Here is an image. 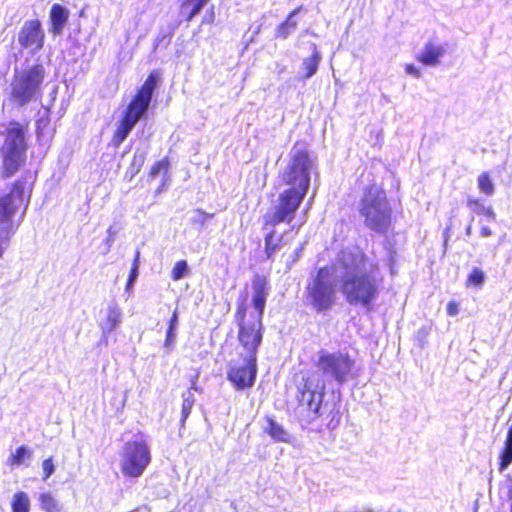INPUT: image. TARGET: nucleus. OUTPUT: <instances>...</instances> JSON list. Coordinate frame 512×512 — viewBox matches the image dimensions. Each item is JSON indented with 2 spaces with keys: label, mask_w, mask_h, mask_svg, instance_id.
<instances>
[{
  "label": "nucleus",
  "mask_w": 512,
  "mask_h": 512,
  "mask_svg": "<svg viewBox=\"0 0 512 512\" xmlns=\"http://www.w3.org/2000/svg\"><path fill=\"white\" fill-rule=\"evenodd\" d=\"M315 366L320 376H309L303 386L299 387V405L308 412L311 421L327 415L330 418L328 428L335 429L340 422L339 407L335 402H323L326 385L335 383L342 386L356 378L355 359L344 350L321 349Z\"/></svg>",
  "instance_id": "f257e3e1"
},
{
  "label": "nucleus",
  "mask_w": 512,
  "mask_h": 512,
  "mask_svg": "<svg viewBox=\"0 0 512 512\" xmlns=\"http://www.w3.org/2000/svg\"><path fill=\"white\" fill-rule=\"evenodd\" d=\"M340 291L351 306L370 310L378 298V265L360 250H343L338 255Z\"/></svg>",
  "instance_id": "f03ea898"
},
{
  "label": "nucleus",
  "mask_w": 512,
  "mask_h": 512,
  "mask_svg": "<svg viewBox=\"0 0 512 512\" xmlns=\"http://www.w3.org/2000/svg\"><path fill=\"white\" fill-rule=\"evenodd\" d=\"M340 277L338 257L330 265L320 267L310 275L305 287V295L307 305L314 312L327 313L338 303Z\"/></svg>",
  "instance_id": "7ed1b4c3"
},
{
  "label": "nucleus",
  "mask_w": 512,
  "mask_h": 512,
  "mask_svg": "<svg viewBox=\"0 0 512 512\" xmlns=\"http://www.w3.org/2000/svg\"><path fill=\"white\" fill-rule=\"evenodd\" d=\"M46 75V69L40 63L24 68L16 67L6 89L9 104L21 109L39 101L43 94Z\"/></svg>",
  "instance_id": "20e7f679"
},
{
  "label": "nucleus",
  "mask_w": 512,
  "mask_h": 512,
  "mask_svg": "<svg viewBox=\"0 0 512 512\" xmlns=\"http://www.w3.org/2000/svg\"><path fill=\"white\" fill-rule=\"evenodd\" d=\"M358 211L367 229L385 235L392 223V208L386 193L373 184L364 190L358 204Z\"/></svg>",
  "instance_id": "39448f33"
},
{
  "label": "nucleus",
  "mask_w": 512,
  "mask_h": 512,
  "mask_svg": "<svg viewBox=\"0 0 512 512\" xmlns=\"http://www.w3.org/2000/svg\"><path fill=\"white\" fill-rule=\"evenodd\" d=\"M289 161L280 175L282 183L288 188L307 194L311 174L316 168L314 159L302 145L295 144L289 152Z\"/></svg>",
  "instance_id": "423d86ee"
},
{
  "label": "nucleus",
  "mask_w": 512,
  "mask_h": 512,
  "mask_svg": "<svg viewBox=\"0 0 512 512\" xmlns=\"http://www.w3.org/2000/svg\"><path fill=\"white\" fill-rule=\"evenodd\" d=\"M26 131L18 122H12L6 130L5 141L1 148V176L12 177L26 162Z\"/></svg>",
  "instance_id": "0eeeda50"
},
{
  "label": "nucleus",
  "mask_w": 512,
  "mask_h": 512,
  "mask_svg": "<svg viewBox=\"0 0 512 512\" xmlns=\"http://www.w3.org/2000/svg\"><path fill=\"white\" fill-rule=\"evenodd\" d=\"M235 320L238 325L240 358L257 361L258 348L263 339L262 319L259 316H250L249 319H246V306L244 303H240L235 312Z\"/></svg>",
  "instance_id": "6e6552de"
},
{
  "label": "nucleus",
  "mask_w": 512,
  "mask_h": 512,
  "mask_svg": "<svg viewBox=\"0 0 512 512\" xmlns=\"http://www.w3.org/2000/svg\"><path fill=\"white\" fill-rule=\"evenodd\" d=\"M305 196L294 188L280 192L262 217L264 229L274 228L280 223H291Z\"/></svg>",
  "instance_id": "1a4fd4ad"
},
{
  "label": "nucleus",
  "mask_w": 512,
  "mask_h": 512,
  "mask_svg": "<svg viewBox=\"0 0 512 512\" xmlns=\"http://www.w3.org/2000/svg\"><path fill=\"white\" fill-rule=\"evenodd\" d=\"M31 175H24L14 182L9 193L0 197V224L11 225L12 217L18 209L24 205V215L31 196V185L28 186V180Z\"/></svg>",
  "instance_id": "9d476101"
},
{
  "label": "nucleus",
  "mask_w": 512,
  "mask_h": 512,
  "mask_svg": "<svg viewBox=\"0 0 512 512\" xmlns=\"http://www.w3.org/2000/svg\"><path fill=\"white\" fill-rule=\"evenodd\" d=\"M151 462L148 444L140 440L127 441L121 452V471L125 476L138 478Z\"/></svg>",
  "instance_id": "9b49d317"
},
{
  "label": "nucleus",
  "mask_w": 512,
  "mask_h": 512,
  "mask_svg": "<svg viewBox=\"0 0 512 512\" xmlns=\"http://www.w3.org/2000/svg\"><path fill=\"white\" fill-rule=\"evenodd\" d=\"M242 365H230L227 371V378L232 382L236 389L243 390L252 387L257 375V361L252 359H242Z\"/></svg>",
  "instance_id": "f8f14e48"
},
{
  "label": "nucleus",
  "mask_w": 512,
  "mask_h": 512,
  "mask_svg": "<svg viewBox=\"0 0 512 512\" xmlns=\"http://www.w3.org/2000/svg\"><path fill=\"white\" fill-rule=\"evenodd\" d=\"M19 44L32 52L42 49L44 33L38 20L26 21L18 34Z\"/></svg>",
  "instance_id": "ddd939ff"
},
{
  "label": "nucleus",
  "mask_w": 512,
  "mask_h": 512,
  "mask_svg": "<svg viewBox=\"0 0 512 512\" xmlns=\"http://www.w3.org/2000/svg\"><path fill=\"white\" fill-rule=\"evenodd\" d=\"M446 54V44L435 38L429 39L417 55V60L425 66H438Z\"/></svg>",
  "instance_id": "4468645a"
},
{
  "label": "nucleus",
  "mask_w": 512,
  "mask_h": 512,
  "mask_svg": "<svg viewBox=\"0 0 512 512\" xmlns=\"http://www.w3.org/2000/svg\"><path fill=\"white\" fill-rule=\"evenodd\" d=\"M252 290V303L257 313L250 316H259L262 319L269 291V283L266 277L259 274L255 275L252 280Z\"/></svg>",
  "instance_id": "2eb2a0df"
},
{
  "label": "nucleus",
  "mask_w": 512,
  "mask_h": 512,
  "mask_svg": "<svg viewBox=\"0 0 512 512\" xmlns=\"http://www.w3.org/2000/svg\"><path fill=\"white\" fill-rule=\"evenodd\" d=\"M150 102L134 96L123 113V118L134 125L138 123L148 112Z\"/></svg>",
  "instance_id": "dca6fc26"
},
{
  "label": "nucleus",
  "mask_w": 512,
  "mask_h": 512,
  "mask_svg": "<svg viewBox=\"0 0 512 512\" xmlns=\"http://www.w3.org/2000/svg\"><path fill=\"white\" fill-rule=\"evenodd\" d=\"M310 47L312 51L311 56L304 58L301 63V71H304L300 76L301 80H307L314 76L317 73L319 64L322 60V54L318 50L317 45L315 43H311Z\"/></svg>",
  "instance_id": "f3484780"
},
{
  "label": "nucleus",
  "mask_w": 512,
  "mask_h": 512,
  "mask_svg": "<svg viewBox=\"0 0 512 512\" xmlns=\"http://www.w3.org/2000/svg\"><path fill=\"white\" fill-rule=\"evenodd\" d=\"M69 18V11L60 4H54L50 10V31L54 35L62 34L63 28Z\"/></svg>",
  "instance_id": "a211bd4d"
},
{
  "label": "nucleus",
  "mask_w": 512,
  "mask_h": 512,
  "mask_svg": "<svg viewBox=\"0 0 512 512\" xmlns=\"http://www.w3.org/2000/svg\"><path fill=\"white\" fill-rule=\"evenodd\" d=\"M122 322V311L116 304H111L107 308L106 320L101 323L103 335L114 331Z\"/></svg>",
  "instance_id": "6ab92c4d"
},
{
  "label": "nucleus",
  "mask_w": 512,
  "mask_h": 512,
  "mask_svg": "<svg viewBox=\"0 0 512 512\" xmlns=\"http://www.w3.org/2000/svg\"><path fill=\"white\" fill-rule=\"evenodd\" d=\"M264 431L276 442L289 443L291 435L285 428L273 418L266 417Z\"/></svg>",
  "instance_id": "aec40b11"
},
{
  "label": "nucleus",
  "mask_w": 512,
  "mask_h": 512,
  "mask_svg": "<svg viewBox=\"0 0 512 512\" xmlns=\"http://www.w3.org/2000/svg\"><path fill=\"white\" fill-rule=\"evenodd\" d=\"M303 9V6H299L294 9L286 18L284 22L277 26L275 31V37L281 39H287L290 34L295 32L298 26L296 16Z\"/></svg>",
  "instance_id": "412c9836"
},
{
  "label": "nucleus",
  "mask_w": 512,
  "mask_h": 512,
  "mask_svg": "<svg viewBox=\"0 0 512 512\" xmlns=\"http://www.w3.org/2000/svg\"><path fill=\"white\" fill-rule=\"evenodd\" d=\"M160 79H161L160 72L157 70L152 71L148 75L146 81L141 86V88L138 90V92L136 93L135 96L151 103L153 93H154L155 89L157 88V86L160 82Z\"/></svg>",
  "instance_id": "4be33fe9"
},
{
  "label": "nucleus",
  "mask_w": 512,
  "mask_h": 512,
  "mask_svg": "<svg viewBox=\"0 0 512 512\" xmlns=\"http://www.w3.org/2000/svg\"><path fill=\"white\" fill-rule=\"evenodd\" d=\"M283 240V236H277L276 231L272 228L264 237L265 243V254L267 259L273 260L274 254L281 249V242Z\"/></svg>",
  "instance_id": "5701e85b"
},
{
  "label": "nucleus",
  "mask_w": 512,
  "mask_h": 512,
  "mask_svg": "<svg viewBox=\"0 0 512 512\" xmlns=\"http://www.w3.org/2000/svg\"><path fill=\"white\" fill-rule=\"evenodd\" d=\"M512 463V423L508 429L505 446L500 454L499 471L503 472Z\"/></svg>",
  "instance_id": "b1692460"
},
{
  "label": "nucleus",
  "mask_w": 512,
  "mask_h": 512,
  "mask_svg": "<svg viewBox=\"0 0 512 512\" xmlns=\"http://www.w3.org/2000/svg\"><path fill=\"white\" fill-rule=\"evenodd\" d=\"M135 127L133 123L122 117L112 138L114 147H119L128 137L132 129Z\"/></svg>",
  "instance_id": "393cba45"
},
{
  "label": "nucleus",
  "mask_w": 512,
  "mask_h": 512,
  "mask_svg": "<svg viewBox=\"0 0 512 512\" xmlns=\"http://www.w3.org/2000/svg\"><path fill=\"white\" fill-rule=\"evenodd\" d=\"M210 0H184L182 3V12H187L186 20L190 22L196 15L200 13L203 7Z\"/></svg>",
  "instance_id": "a878e982"
},
{
  "label": "nucleus",
  "mask_w": 512,
  "mask_h": 512,
  "mask_svg": "<svg viewBox=\"0 0 512 512\" xmlns=\"http://www.w3.org/2000/svg\"><path fill=\"white\" fill-rule=\"evenodd\" d=\"M39 500L41 509L45 512H61L62 510L61 504L49 492L42 493Z\"/></svg>",
  "instance_id": "bb28decb"
},
{
  "label": "nucleus",
  "mask_w": 512,
  "mask_h": 512,
  "mask_svg": "<svg viewBox=\"0 0 512 512\" xmlns=\"http://www.w3.org/2000/svg\"><path fill=\"white\" fill-rule=\"evenodd\" d=\"M12 512H29L30 500L25 492H17L11 503Z\"/></svg>",
  "instance_id": "cd10ccee"
},
{
  "label": "nucleus",
  "mask_w": 512,
  "mask_h": 512,
  "mask_svg": "<svg viewBox=\"0 0 512 512\" xmlns=\"http://www.w3.org/2000/svg\"><path fill=\"white\" fill-rule=\"evenodd\" d=\"M32 457V451L26 446H20L16 449L15 453H12L9 457V463L12 466H20L25 463V460H30Z\"/></svg>",
  "instance_id": "c85d7f7f"
},
{
  "label": "nucleus",
  "mask_w": 512,
  "mask_h": 512,
  "mask_svg": "<svg viewBox=\"0 0 512 512\" xmlns=\"http://www.w3.org/2000/svg\"><path fill=\"white\" fill-rule=\"evenodd\" d=\"M467 205L473 212H475L479 215H482V214L486 215L491 220H495V218H496V214H495L494 210L491 207H486L484 204H482L477 199L469 198L467 201Z\"/></svg>",
  "instance_id": "c756f323"
},
{
  "label": "nucleus",
  "mask_w": 512,
  "mask_h": 512,
  "mask_svg": "<svg viewBox=\"0 0 512 512\" xmlns=\"http://www.w3.org/2000/svg\"><path fill=\"white\" fill-rule=\"evenodd\" d=\"M183 402H182V409H181V423L183 424L186 419L189 417L192 407L195 403V396L191 392V390H187L182 394Z\"/></svg>",
  "instance_id": "7c9ffc66"
},
{
  "label": "nucleus",
  "mask_w": 512,
  "mask_h": 512,
  "mask_svg": "<svg viewBox=\"0 0 512 512\" xmlns=\"http://www.w3.org/2000/svg\"><path fill=\"white\" fill-rule=\"evenodd\" d=\"M477 182L480 191L484 194L491 196L494 193L495 187L490 178V175L487 172L480 174L478 176Z\"/></svg>",
  "instance_id": "2f4dec72"
},
{
  "label": "nucleus",
  "mask_w": 512,
  "mask_h": 512,
  "mask_svg": "<svg viewBox=\"0 0 512 512\" xmlns=\"http://www.w3.org/2000/svg\"><path fill=\"white\" fill-rule=\"evenodd\" d=\"M139 258H140V252L139 251H136L135 253V257H134V261H133V265L131 267V270H130V274H129V277H128V281L126 283V287H125V291L127 293H130L137 277H138V274H139Z\"/></svg>",
  "instance_id": "473e14b6"
},
{
  "label": "nucleus",
  "mask_w": 512,
  "mask_h": 512,
  "mask_svg": "<svg viewBox=\"0 0 512 512\" xmlns=\"http://www.w3.org/2000/svg\"><path fill=\"white\" fill-rule=\"evenodd\" d=\"M146 159V152L137 149L134 153L132 163L129 167V171L131 172V175L134 176L138 174L145 162Z\"/></svg>",
  "instance_id": "72a5a7b5"
},
{
  "label": "nucleus",
  "mask_w": 512,
  "mask_h": 512,
  "mask_svg": "<svg viewBox=\"0 0 512 512\" xmlns=\"http://www.w3.org/2000/svg\"><path fill=\"white\" fill-rule=\"evenodd\" d=\"M15 230L12 225L0 229V257H2L4 251L7 249L10 238L14 235Z\"/></svg>",
  "instance_id": "f704fd0d"
},
{
  "label": "nucleus",
  "mask_w": 512,
  "mask_h": 512,
  "mask_svg": "<svg viewBox=\"0 0 512 512\" xmlns=\"http://www.w3.org/2000/svg\"><path fill=\"white\" fill-rule=\"evenodd\" d=\"M189 274V267L185 260H181L176 262L174 265L172 272H171V278L174 281H178L184 277H186Z\"/></svg>",
  "instance_id": "c9c22d12"
},
{
  "label": "nucleus",
  "mask_w": 512,
  "mask_h": 512,
  "mask_svg": "<svg viewBox=\"0 0 512 512\" xmlns=\"http://www.w3.org/2000/svg\"><path fill=\"white\" fill-rule=\"evenodd\" d=\"M213 216H214V214L206 213L201 209H195L192 211L189 221L193 225H198L200 227H203L205 225L206 221L208 219L212 218Z\"/></svg>",
  "instance_id": "e433bc0d"
},
{
  "label": "nucleus",
  "mask_w": 512,
  "mask_h": 512,
  "mask_svg": "<svg viewBox=\"0 0 512 512\" xmlns=\"http://www.w3.org/2000/svg\"><path fill=\"white\" fill-rule=\"evenodd\" d=\"M485 282V274L479 268H474L468 276L467 285L481 287Z\"/></svg>",
  "instance_id": "4c0bfd02"
},
{
  "label": "nucleus",
  "mask_w": 512,
  "mask_h": 512,
  "mask_svg": "<svg viewBox=\"0 0 512 512\" xmlns=\"http://www.w3.org/2000/svg\"><path fill=\"white\" fill-rule=\"evenodd\" d=\"M168 166H169V161L167 158H164L158 162H156L152 167H151V170H150V173H149V176L151 178H155L159 175V173L162 171V170H167L168 169Z\"/></svg>",
  "instance_id": "58836bf2"
},
{
  "label": "nucleus",
  "mask_w": 512,
  "mask_h": 512,
  "mask_svg": "<svg viewBox=\"0 0 512 512\" xmlns=\"http://www.w3.org/2000/svg\"><path fill=\"white\" fill-rule=\"evenodd\" d=\"M42 469L44 473L43 479H48L55 471V465L52 461V458L45 459L42 463Z\"/></svg>",
  "instance_id": "ea45409f"
},
{
  "label": "nucleus",
  "mask_w": 512,
  "mask_h": 512,
  "mask_svg": "<svg viewBox=\"0 0 512 512\" xmlns=\"http://www.w3.org/2000/svg\"><path fill=\"white\" fill-rule=\"evenodd\" d=\"M176 340V330L174 329H167L166 333V339H165V347L171 348Z\"/></svg>",
  "instance_id": "a19ab883"
},
{
  "label": "nucleus",
  "mask_w": 512,
  "mask_h": 512,
  "mask_svg": "<svg viewBox=\"0 0 512 512\" xmlns=\"http://www.w3.org/2000/svg\"><path fill=\"white\" fill-rule=\"evenodd\" d=\"M118 233V229L114 228V226H110L107 230V238L105 240L106 244L108 245V247L110 248V246L112 245V243L114 242L115 240V236L116 234Z\"/></svg>",
  "instance_id": "79ce46f5"
},
{
  "label": "nucleus",
  "mask_w": 512,
  "mask_h": 512,
  "mask_svg": "<svg viewBox=\"0 0 512 512\" xmlns=\"http://www.w3.org/2000/svg\"><path fill=\"white\" fill-rule=\"evenodd\" d=\"M302 250H303V247H299L298 249H296L294 251V253L292 255L289 256V259H288V268L290 269L291 266L298 261V259L300 258L301 256V253H302Z\"/></svg>",
  "instance_id": "37998d69"
},
{
  "label": "nucleus",
  "mask_w": 512,
  "mask_h": 512,
  "mask_svg": "<svg viewBox=\"0 0 512 512\" xmlns=\"http://www.w3.org/2000/svg\"><path fill=\"white\" fill-rule=\"evenodd\" d=\"M215 20V12H214V6H211L207 11L205 16L203 17L202 23H208L211 24Z\"/></svg>",
  "instance_id": "c03bdc74"
},
{
  "label": "nucleus",
  "mask_w": 512,
  "mask_h": 512,
  "mask_svg": "<svg viewBox=\"0 0 512 512\" xmlns=\"http://www.w3.org/2000/svg\"><path fill=\"white\" fill-rule=\"evenodd\" d=\"M459 312V306L456 302L454 301H450L448 304H447V313L449 316H455L457 315Z\"/></svg>",
  "instance_id": "a18cd8bd"
},
{
  "label": "nucleus",
  "mask_w": 512,
  "mask_h": 512,
  "mask_svg": "<svg viewBox=\"0 0 512 512\" xmlns=\"http://www.w3.org/2000/svg\"><path fill=\"white\" fill-rule=\"evenodd\" d=\"M178 323H179V320H178V312H177V309L173 312L170 320H169V326L168 328L169 329H174L176 330L177 327H178Z\"/></svg>",
  "instance_id": "49530a36"
},
{
  "label": "nucleus",
  "mask_w": 512,
  "mask_h": 512,
  "mask_svg": "<svg viewBox=\"0 0 512 512\" xmlns=\"http://www.w3.org/2000/svg\"><path fill=\"white\" fill-rule=\"evenodd\" d=\"M406 72L409 75H412V76H414L416 78H420V76H421L420 70L417 67H415L413 64H408L406 66Z\"/></svg>",
  "instance_id": "de8ad7c7"
},
{
  "label": "nucleus",
  "mask_w": 512,
  "mask_h": 512,
  "mask_svg": "<svg viewBox=\"0 0 512 512\" xmlns=\"http://www.w3.org/2000/svg\"><path fill=\"white\" fill-rule=\"evenodd\" d=\"M493 234L492 230L488 226H482L480 230L481 237H489Z\"/></svg>",
  "instance_id": "09e8293b"
},
{
  "label": "nucleus",
  "mask_w": 512,
  "mask_h": 512,
  "mask_svg": "<svg viewBox=\"0 0 512 512\" xmlns=\"http://www.w3.org/2000/svg\"><path fill=\"white\" fill-rule=\"evenodd\" d=\"M165 39V36L162 38L157 39L156 43L154 44V49H157L160 43Z\"/></svg>",
  "instance_id": "8fccbe9b"
},
{
  "label": "nucleus",
  "mask_w": 512,
  "mask_h": 512,
  "mask_svg": "<svg viewBox=\"0 0 512 512\" xmlns=\"http://www.w3.org/2000/svg\"><path fill=\"white\" fill-rule=\"evenodd\" d=\"M465 232H466V235H467V236H470V235H471V233H472V227H471V225H469V226L466 228V231H465Z\"/></svg>",
  "instance_id": "3c124183"
},
{
  "label": "nucleus",
  "mask_w": 512,
  "mask_h": 512,
  "mask_svg": "<svg viewBox=\"0 0 512 512\" xmlns=\"http://www.w3.org/2000/svg\"><path fill=\"white\" fill-rule=\"evenodd\" d=\"M191 389L197 390V387L195 386V384H193V385L191 386Z\"/></svg>",
  "instance_id": "603ef678"
}]
</instances>
